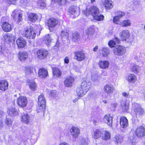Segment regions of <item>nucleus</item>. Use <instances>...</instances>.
I'll return each instance as SVG.
<instances>
[{
  "instance_id": "1",
  "label": "nucleus",
  "mask_w": 145,
  "mask_h": 145,
  "mask_svg": "<svg viewBox=\"0 0 145 145\" xmlns=\"http://www.w3.org/2000/svg\"><path fill=\"white\" fill-rule=\"evenodd\" d=\"M33 29V27H31L29 28H25L22 34L28 39H34L36 36V34Z\"/></svg>"
},
{
  "instance_id": "2",
  "label": "nucleus",
  "mask_w": 145,
  "mask_h": 145,
  "mask_svg": "<svg viewBox=\"0 0 145 145\" xmlns=\"http://www.w3.org/2000/svg\"><path fill=\"white\" fill-rule=\"evenodd\" d=\"M120 38L122 40L125 41L129 44L131 43L132 40L130 38V33L128 29L123 30L120 33Z\"/></svg>"
},
{
  "instance_id": "3",
  "label": "nucleus",
  "mask_w": 145,
  "mask_h": 145,
  "mask_svg": "<svg viewBox=\"0 0 145 145\" xmlns=\"http://www.w3.org/2000/svg\"><path fill=\"white\" fill-rule=\"evenodd\" d=\"M38 105L37 107L38 112H43L45 109L46 101L43 95H41L38 97Z\"/></svg>"
},
{
  "instance_id": "4",
  "label": "nucleus",
  "mask_w": 145,
  "mask_h": 145,
  "mask_svg": "<svg viewBox=\"0 0 145 145\" xmlns=\"http://www.w3.org/2000/svg\"><path fill=\"white\" fill-rule=\"evenodd\" d=\"M113 51L115 55L121 56L125 54L126 48L123 46L118 45L113 48Z\"/></svg>"
},
{
  "instance_id": "5",
  "label": "nucleus",
  "mask_w": 145,
  "mask_h": 145,
  "mask_svg": "<svg viewBox=\"0 0 145 145\" xmlns=\"http://www.w3.org/2000/svg\"><path fill=\"white\" fill-rule=\"evenodd\" d=\"M82 13L86 16L91 14L94 17L95 15L98 14L99 10L98 8L96 7L93 6L88 9L83 10Z\"/></svg>"
},
{
  "instance_id": "6",
  "label": "nucleus",
  "mask_w": 145,
  "mask_h": 145,
  "mask_svg": "<svg viewBox=\"0 0 145 145\" xmlns=\"http://www.w3.org/2000/svg\"><path fill=\"white\" fill-rule=\"evenodd\" d=\"M11 16L14 20L18 23L22 19V13L18 9L14 10L12 12Z\"/></svg>"
},
{
  "instance_id": "7",
  "label": "nucleus",
  "mask_w": 145,
  "mask_h": 145,
  "mask_svg": "<svg viewBox=\"0 0 145 145\" xmlns=\"http://www.w3.org/2000/svg\"><path fill=\"white\" fill-rule=\"evenodd\" d=\"M133 111L136 115H139L143 114L144 110L140 104L135 103L133 104Z\"/></svg>"
},
{
  "instance_id": "8",
  "label": "nucleus",
  "mask_w": 145,
  "mask_h": 145,
  "mask_svg": "<svg viewBox=\"0 0 145 145\" xmlns=\"http://www.w3.org/2000/svg\"><path fill=\"white\" fill-rule=\"evenodd\" d=\"M17 103L20 107H24L27 105V100L25 97L21 96L20 97L18 98Z\"/></svg>"
},
{
  "instance_id": "9",
  "label": "nucleus",
  "mask_w": 145,
  "mask_h": 145,
  "mask_svg": "<svg viewBox=\"0 0 145 145\" xmlns=\"http://www.w3.org/2000/svg\"><path fill=\"white\" fill-rule=\"evenodd\" d=\"M71 134L74 138L78 137L80 134V130L79 128L76 127H72L70 130Z\"/></svg>"
},
{
  "instance_id": "10",
  "label": "nucleus",
  "mask_w": 145,
  "mask_h": 145,
  "mask_svg": "<svg viewBox=\"0 0 145 145\" xmlns=\"http://www.w3.org/2000/svg\"><path fill=\"white\" fill-rule=\"evenodd\" d=\"M48 54V52L45 50H39L37 52V57L40 59H44Z\"/></svg>"
},
{
  "instance_id": "11",
  "label": "nucleus",
  "mask_w": 145,
  "mask_h": 145,
  "mask_svg": "<svg viewBox=\"0 0 145 145\" xmlns=\"http://www.w3.org/2000/svg\"><path fill=\"white\" fill-rule=\"evenodd\" d=\"M91 86V82L87 79L84 80L81 85V87L87 92L89 90Z\"/></svg>"
},
{
  "instance_id": "12",
  "label": "nucleus",
  "mask_w": 145,
  "mask_h": 145,
  "mask_svg": "<svg viewBox=\"0 0 145 145\" xmlns=\"http://www.w3.org/2000/svg\"><path fill=\"white\" fill-rule=\"evenodd\" d=\"M74 78L71 76H67L65 81L64 84L65 86L67 87H70L72 86L74 82Z\"/></svg>"
},
{
  "instance_id": "13",
  "label": "nucleus",
  "mask_w": 145,
  "mask_h": 145,
  "mask_svg": "<svg viewBox=\"0 0 145 145\" xmlns=\"http://www.w3.org/2000/svg\"><path fill=\"white\" fill-rule=\"evenodd\" d=\"M115 89V88L113 86L110 84H106L104 88V91L107 94L112 93L114 91Z\"/></svg>"
},
{
  "instance_id": "14",
  "label": "nucleus",
  "mask_w": 145,
  "mask_h": 145,
  "mask_svg": "<svg viewBox=\"0 0 145 145\" xmlns=\"http://www.w3.org/2000/svg\"><path fill=\"white\" fill-rule=\"evenodd\" d=\"M74 58L79 61L83 60L86 58V56L82 51H78L74 53Z\"/></svg>"
},
{
  "instance_id": "15",
  "label": "nucleus",
  "mask_w": 145,
  "mask_h": 145,
  "mask_svg": "<svg viewBox=\"0 0 145 145\" xmlns=\"http://www.w3.org/2000/svg\"><path fill=\"white\" fill-rule=\"evenodd\" d=\"M69 11L70 14L74 15L75 16H78L80 13L79 8L74 6L70 7Z\"/></svg>"
},
{
  "instance_id": "16",
  "label": "nucleus",
  "mask_w": 145,
  "mask_h": 145,
  "mask_svg": "<svg viewBox=\"0 0 145 145\" xmlns=\"http://www.w3.org/2000/svg\"><path fill=\"white\" fill-rule=\"evenodd\" d=\"M16 43L19 48H23L26 44L25 40L22 37H19L16 41Z\"/></svg>"
},
{
  "instance_id": "17",
  "label": "nucleus",
  "mask_w": 145,
  "mask_h": 145,
  "mask_svg": "<svg viewBox=\"0 0 145 145\" xmlns=\"http://www.w3.org/2000/svg\"><path fill=\"white\" fill-rule=\"evenodd\" d=\"M109 62L107 60H100L98 62L99 67L103 69H106L108 67Z\"/></svg>"
},
{
  "instance_id": "18",
  "label": "nucleus",
  "mask_w": 145,
  "mask_h": 145,
  "mask_svg": "<svg viewBox=\"0 0 145 145\" xmlns=\"http://www.w3.org/2000/svg\"><path fill=\"white\" fill-rule=\"evenodd\" d=\"M135 133L137 137H143L145 135V129L142 126H140L137 128Z\"/></svg>"
},
{
  "instance_id": "19",
  "label": "nucleus",
  "mask_w": 145,
  "mask_h": 145,
  "mask_svg": "<svg viewBox=\"0 0 145 145\" xmlns=\"http://www.w3.org/2000/svg\"><path fill=\"white\" fill-rule=\"evenodd\" d=\"M112 117L109 114L105 115L103 118V121L108 125L111 126L112 122Z\"/></svg>"
},
{
  "instance_id": "20",
  "label": "nucleus",
  "mask_w": 145,
  "mask_h": 145,
  "mask_svg": "<svg viewBox=\"0 0 145 145\" xmlns=\"http://www.w3.org/2000/svg\"><path fill=\"white\" fill-rule=\"evenodd\" d=\"M126 79L129 82L134 83L137 80L136 76L133 74H128L126 77Z\"/></svg>"
},
{
  "instance_id": "21",
  "label": "nucleus",
  "mask_w": 145,
  "mask_h": 145,
  "mask_svg": "<svg viewBox=\"0 0 145 145\" xmlns=\"http://www.w3.org/2000/svg\"><path fill=\"white\" fill-rule=\"evenodd\" d=\"M120 124L121 127L125 128L128 125V120L125 117H121L120 119Z\"/></svg>"
},
{
  "instance_id": "22",
  "label": "nucleus",
  "mask_w": 145,
  "mask_h": 145,
  "mask_svg": "<svg viewBox=\"0 0 145 145\" xmlns=\"http://www.w3.org/2000/svg\"><path fill=\"white\" fill-rule=\"evenodd\" d=\"M58 23L57 20L54 18H51L48 21L47 25L49 27H55Z\"/></svg>"
},
{
  "instance_id": "23",
  "label": "nucleus",
  "mask_w": 145,
  "mask_h": 145,
  "mask_svg": "<svg viewBox=\"0 0 145 145\" xmlns=\"http://www.w3.org/2000/svg\"><path fill=\"white\" fill-rule=\"evenodd\" d=\"M8 86V82L5 80H1L0 81V90L2 91L7 90Z\"/></svg>"
},
{
  "instance_id": "24",
  "label": "nucleus",
  "mask_w": 145,
  "mask_h": 145,
  "mask_svg": "<svg viewBox=\"0 0 145 145\" xmlns=\"http://www.w3.org/2000/svg\"><path fill=\"white\" fill-rule=\"evenodd\" d=\"M4 38L5 41L8 42H12V40L14 41L15 39L14 35L10 34L5 35L4 36Z\"/></svg>"
},
{
  "instance_id": "25",
  "label": "nucleus",
  "mask_w": 145,
  "mask_h": 145,
  "mask_svg": "<svg viewBox=\"0 0 145 145\" xmlns=\"http://www.w3.org/2000/svg\"><path fill=\"white\" fill-rule=\"evenodd\" d=\"M26 82L31 90L34 91L36 90L37 86L34 82L30 80H28L26 81Z\"/></svg>"
},
{
  "instance_id": "26",
  "label": "nucleus",
  "mask_w": 145,
  "mask_h": 145,
  "mask_svg": "<svg viewBox=\"0 0 145 145\" xmlns=\"http://www.w3.org/2000/svg\"><path fill=\"white\" fill-rule=\"evenodd\" d=\"M103 4L105 8L108 9L112 8L113 7V2L111 0H105Z\"/></svg>"
},
{
  "instance_id": "27",
  "label": "nucleus",
  "mask_w": 145,
  "mask_h": 145,
  "mask_svg": "<svg viewBox=\"0 0 145 145\" xmlns=\"http://www.w3.org/2000/svg\"><path fill=\"white\" fill-rule=\"evenodd\" d=\"M2 27L3 30L5 32H8L11 29V25L7 22H5L3 23Z\"/></svg>"
},
{
  "instance_id": "28",
  "label": "nucleus",
  "mask_w": 145,
  "mask_h": 145,
  "mask_svg": "<svg viewBox=\"0 0 145 145\" xmlns=\"http://www.w3.org/2000/svg\"><path fill=\"white\" fill-rule=\"evenodd\" d=\"M8 113L10 116H15L18 114V111L14 107H10L8 108Z\"/></svg>"
},
{
  "instance_id": "29",
  "label": "nucleus",
  "mask_w": 145,
  "mask_h": 145,
  "mask_svg": "<svg viewBox=\"0 0 145 145\" xmlns=\"http://www.w3.org/2000/svg\"><path fill=\"white\" fill-rule=\"evenodd\" d=\"M28 57V54L27 52H21L18 54V58L21 61L25 60Z\"/></svg>"
},
{
  "instance_id": "30",
  "label": "nucleus",
  "mask_w": 145,
  "mask_h": 145,
  "mask_svg": "<svg viewBox=\"0 0 145 145\" xmlns=\"http://www.w3.org/2000/svg\"><path fill=\"white\" fill-rule=\"evenodd\" d=\"M114 140L117 144H120L123 141L122 136L119 134H117L114 136Z\"/></svg>"
},
{
  "instance_id": "31",
  "label": "nucleus",
  "mask_w": 145,
  "mask_h": 145,
  "mask_svg": "<svg viewBox=\"0 0 145 145\" xmlns=\"http://www.w3.org/2000/svg\"><path fill=\"white\" fill-rule=\"evenodd\" d=\"M102 132L99 129H97L94 130L92 134V136L95 139H97L100 137L102 136Z\"/></svg>"
},
{
  "instance_id": "32",
  "label": "nucleus",
  "mask_w": 145,
  "mask_h": 145,
  "mask_svg": "<svg viewBox=\"0 0 145 145\" xmlns=\"http://www.w3.org/2000/svg\"><path fill=\"white\" fill-rule=\"evenodd\" d=\"M103 135H102V138L103 140H109L110 138V134L108 131H104L102 133Z\"/></svg>"
},
{
  "instance_id": "33",
  "label": "nucleus",
  "mask_w": 145,
  "mask_h": 145,
  "mask_svg": "<svg viewBox=\"0 0 145 145\" xmlns=\"http://www.w3.org/2000/svg\"><path fill=\"white\" fill-rule=\"evenodd\" d=\"M87 92V91L83 89V88L81 87L77 88L76 90V92L78 95L81 97L84 95Z\"/></svg>"
},
{
  "instance_id": "34",
  "label": "nucleus",
  "mask_w": 145,
  "mask_h": 145,
  "mask_svg": "<svg viewBox=\"0 0 145 145\" xmlns=\"http://www.w3.org/2000/svg\"><path fill=\"white\" fill-rule=\"evenodd\" d=\"M100 52L104 57H106L108 56L109 53V50L108 48H102L100 50Z\"/></svg>"
},
{
  "instance_id": "35",
  "label": "nucleus",
  "mask_w": 145,
  "mask_h": 145,
  "mask_svg": "<svg viewBox=\"0 0 145 145\" xmlns=\"http://www.w3.org/2000/svg\"><path fill=\"white\" fill-rule=\"evenodd\" d=\"M30 117L27 113H24L22 117V121L24 123L27 124L29 122Z\"/></svg>"
},
{
  "instance_id": "36",
  "label": "nucleus",
  "mask_w": 145,
  "mask_h": 145,
  "mask_svg": "<svg viewBox=\"0 0 145 145\" xmlns=\"http://www.w3.org/2000/svg\"><path fill=\"white\" fill-rule=\"evenodd\" d=\"M131 24V20H129L127 19L123 20L122 22H121L120 25L122 27H127L130 26Z\"/></svg>"
},
{
  "instance_id": "37",
  "label": "nucleus",
  "mask_w": 145,
  "mask_h": 145,
  "mask_svg": "<svg viewBox=\"0 0 145 145\" xmlns=\"http://www.w3.org/2000/svg\"><path fill=\"white\" fill-rule=\"evenodd\" d=\"M28 18L31 22H34L37 20L38 16L35 13H31L29 15Z\"/></svg>"
},
{
  "instance_id": "38",
  "label": "nucleus",
  "mask_w": 145,
  "mask_h": 145,
  "mask_svg": "<svg viewBox=\"0 0 145 145\" xmlns=\"http://www.w3.org/2000/svg\"><path fill=\"white\" fill-rule=\"evenodd\" d=\"M94 29L93 26H91L87 28L85 31V33L88 36H91L94 34Z\"/></svg>"
},
{
  "instance_id": "39",
  "label": "nucleus",
  "mask_w": 145,
  "mask_h": 145,
  "mask_svg": "<svg viewBox=\"0 0 145 145\" xmlns=\"http://www.w3.org/2000/svg\"><path fill=\"white\" fill-rule=\"evenodd\" d=\"M25 71L27 72H36V68L33 66H27L25 67Z\"/></svg>"
},
{
  "instance_id": "40",
  "label": "nucleus",
  "mask_w": 145,
  "mask_h": 145,
  "mask_svg": "<svg viewBox=\"0 0 145 145\" xmlns=\"http://www.w3.org/2000/svg\"><path fill=\"white\" fill-rule=\"evenodd\" d=\"M51 41V39L49 35H46L43 38V42L47 45L50 44Z\"/></svg>"
},
{
  "instance_id": "41",
  "label": "nucleus",
  "mask_w": 145,
  "mask_h": 145,
  "mask_svg": "<svg viewBox=\"0 0 145 145\" xmlns=\"http://www.w3.org/2000/svg\"><path fill=\"white\" fill-rule=\"evenodd\" d=\"M121 108L123 111H127L129 108V105L127 104L125 101H122L121 102Z\"/></svg>"
},
{
  "instance_id": "42",
  "label": "nucleus",
  "mask_w": 145,
  "mask_h": 145,
  "mask_svg": "<svg viewBox=\"0 0 145 145\" xmlns=\"http://www.w3.org/2000/svg\"><path fill=\"white\" fill-rule=\"evenodd\" d=\"M140 70V67L136 65L133 64L131 66V71L133 72H138Z\"/></svg>"
},
{
  "instance_id": "43",
  "label": "nucleus",
  "mask_w": 145,
  "mask_h": 145,
  "mask_svg": "<svg viewBox=\"0 0 145 145\" xmlns=\"http://www.w3.org/2000/svg\"><path fill=\"white\" fill-rule=\"evenodd\" d=\"M120 18L118 16H115L114 17L113 19V23L115 24L120 25L121 22L120 21Z\"/></svg>"
},
{
  "instance_id": "44",
  "label": "nucleus",
  "mask_w": 145,
  "mask_h": 145,
  "mask_svg": "<svg viewBox=\"0 0 145 145\" xmlns=\"http://www.w3.org/2000/svg\"><path fill=\"white\" fill-rule=\"evenodd\" d=\"M5 123L8 127H11L12 125V121L10 118H7L5 120Z\"/></svg>"
},
{
  "instance_id": "45",
  "label": "nucleus",
  "mask_w": 145,
  "mask_h": 145,
  "mask_svg": "<svg viewBox=\"0 0 145 145\" xmlns=\"http://www.w3.org/2000/svg\"><path fill=\"white\" fill-rule=\"evenodd\" d=\"M94 19L99 21H101L103 20L104 16L102 15H98L97 14L93 17Z\"/></svg>"
},
{
  "instance_id": "46",
  "label": "nucleus",
  "mask_w": 145,
  "mask_h": 145,
  "mask_svg": "<svg viewBox=\"0 0 145 145\" xmlns=\"http://www.w3.org/2000/svg\"><path fill=\"white\" fill-rule=\"evenodd\" d=\"M69 33L67 30H64L62 31L61 33V35L63 38H67L68 37Z\"/></svg>"
},
{
  "instance_id": "47",
  "label": "nucleus",
  "mask_w": 145,
  "mask_h": 145,
  "mask_svg": "<svg viewBox=\"0 0 145 145\" xmlns=\"http://www.w3.org/2000/svg\"><path fill=\"white\" fill-rule=\"evenodd\" d=\"M52 1L57 2L59 4V5H65L66 2V0H52Z\"/></svg>"
},
{
  "instance_id": "48",
  "label": "nucleus",
  "mask_w": 145,
  "mask_h": 145,
  "mask_svg": "<svg viewBox=\"0 0 145 145\" xmlns=\"http://www.w3.org/2000/svg\"><path fill=\"white\" fill-rule=\"evenodd\" d=\"M38 6L41 8H44L46 5L45 2L44 1L39 0L38 3Z\"/></svg>"
},
{
  "instance_id": "49",
  "label": "nucleus",
  "mask_w": 145,
  "mask_h": 145,
  "mask_svg": "<svg viewBox=\"0 0 145 145\" xmlns=\"http://www.w3.org/2000/svg\"><path fill=\"white\" fill-rule=\"evenodd\" d=\"M88 141L86 139L84 138H82L80 140V145H87L88 144Z\"/></svg>"
},
{
  "instance_id": "50",
  "label": "nucleus",
  "mask_w": 145,
  "mask_h": 145,
  "mask_svg": "<svg viewBox=\"0 0 145 145\" xmlns=\"http://www.w3.org/2000/svg\"><path fill=\"white\" fill-rule=\"evenodd\" d=\"M99 79V77L98 76L97 74H94L92 76V80L94 82H98Z\"/></svg>"
},
{
  "instance_id": "51",
  "label": "nucleus",
  "mask_w": 145,
  "mask_h": 145,
  "mask_svg": "<svg viewBox=\"0 0 145 145\" xmlns=\"http://www.w3.org/2000/svg\"><path fill=\"white\" fill-rule=\"evenodd\" d=\"M79 37V34L76 32H75L73 34L72 39L73 41H75L76 40L78 39Z\"/></svg>"
},
{
  "instance_id": "52",
  "label": "nucleus",
  "mask_w": 145,
  "mask_h": 145,
  "mask_svg": "<svg viewBox=\"0 0 145 145\" xmlns=\"http://www.w3.org/2000/svg\"><path fill=\"white\" fill-rule=\"evenodd\" d=\"M116 44L115 42L113 40H110L108 42V45L111 48L113 47Z\"/></svg>"
},
{
  "instance_id": "53",
  "label": "nucleus",
  "mask_w": 145,
  "mask_h": 145,
  "mask_svg": "<svg viewBox=\"0 0 145 145\" xmlns=\"http://www.w3.org/2000/svg\"><path fill=\"white\" fill-rule=\"evenodd\" d=\"M39 77L42 78H44L48 75V73H38Z\"/></svg>"
},
{
  "instance_id": "54",
  "label": "nucleus",
  "mask_w": 145,
  "mask_h": 145,
  "mask_svg": "<svg viewBox=\"0 0 145 145\" xmlns=\"http://www.w3.org/2000/svg\"><path fill=\"white\" fill-rule=\"evenodd\" d=\"M56 92L55 90L51 91L49 92V94L51 96L54 97L56 95Z\"/></svg>"
},
{
  "instance_id": "55",
  "label": "nucleus",
  "mask_w": 145,
  "mask_h": 145,
  "mask_svg": "<svg viewBox=\"0 0 145 145\" xmlns=\"http://www.w3.org/2000/svg\"><path fill=\"white\" fill-rule=\"evenodd\" d=\"M6 140L9 143H11L12 141V138L10 135H9L6 138Z\"/></svg>"
},
{
  "instance_id": "56",
  "label": "nucleus",
  "mask_w": 145,
  "mask_h": 145,
  "mask_svg": "<svg viewBox=\"0 0 145 145\" xmlns=\"http://www.w3.org/2000/svg\"><path fill=\"white\" fill-rule=\"evenodd\" d=\"M38 72H48V71L46 68H42L39 70Z\"/></svg>"
},
{
  "instance_id": "57",
  "label": "nucleus",
  "mask_w": 145,
  "mask_h": 145,
  "mask_svg": "<svg viewBox=\"0 0 145 145\" xmlns=\"http://www.w3.org/2000/svg\"><path fill=\"white\" fill-rule=\"evenodd\" d=\"M117 16H118L120 18H122L123 16H124L125 14L124 12H118Z\"/></svg>"
},
{
  "instance_id": "58",
  "label": "nucleus",
  "mask_w": 145,
  "mask_h": 145,
  "mask_svg": "<svg viewBox=\"0 0 145 145\" xmlns=\"http://www.w3.org/2000/svg\"><path fill=\"white\" fill-rule=\"evenodd\" d=\"M52 69L53 72H61L59 69L57 67L53 68Z\"/></svg>"
},
{
  "instance_id": "59",
  "label": "nucleus",
  "mask_w": 145,
  "mask_h": 145,
  "mask_svg": "<svg viewBox=\"0 0 145 145\" xmlns=\"http://www.w3.org/2000/svg\"><path fill=\"white\" fill-rule=\"evenodd\" d=\"M53 75L55 78L59 77L61 75V73H53Z\"/></svg>"
},
{
  "instance_id": "60",
  "label": "nucleus",
  "mask_w": 145,
  "mask_h": 145,
  "mask_svg": "<svg viewBox=\"0 0 145 145\" xmlns=\"http://www.w3.org/2000/svg\"><path fill=\"white\" fill-rule=\"evenodd\" d=\"M5 52V48L3 46H0V54H3Z\"/></svg>"
},
{
  "instance_id": "61",
  "label": "nucleus",
  "mask_w": 145,
  "mask_h": 145,
  "mask_svg": "<svg viewBox=\"0 0 145 145\" xmlns=\"http://www.w3.org/2000/svg\"><path fill=\"white\" fill-rule=\"evenodd\" d=\"M122 95L126 98H128L129 96V93L128 92L126 93L125 92H123L122 93Z\"/></svg>"
},
{
  "instance_id": "62",
  "label": "nucleus",
  "mask_w": 145,
  "mask_h": 145,
  "mask_svg": "<svg viewBox=\"0 0 145 145\" xmlns=\"http://www.w3.org/2000/svg\"><path fill=\"white\" fill-rule=\"evenodd\" d=\"M17 0H8L9 3L10 4H15Z\"/></svg>"
},
{
  "instance_id": "63",
  "label": "nucleus",
  "mask_w": 145,
  "mask_h": 145,
  "mask_svg": "<svg viewBox=\"0 0 145 145\" xmlns=\"http://www.w3.org/2000/svg\"><path fill=\"white\" fill-rule=\"evenodd\" d=\"M64 61L65 63L68 64L69 61L68 57H65L64 59Z\"/></svg>"
},
{
  "instance_id": "64",
  "label": "nucleus",
  "mask_w": 145,
  "mask_h": 145,
  "mask_svg": "<svg viewBox=\"0 0 145 145\" xmlns=\"http://www.w3.org/2000/svg\"><path fill=\"white\" fill-rule=\"evenodd\" d=\"M113 40H114L115 42V43H119L120 42L118 38L117 37H115Z\"/></svg>"
}]
</instances>
